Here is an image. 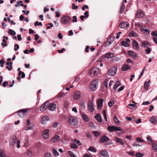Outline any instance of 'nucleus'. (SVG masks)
Segmentation results:
<instances>
[{"label": "nucleus", "mask_w": 157, "mask_h": 157, "mask_svg": "<svg viewBox=\"0 0 157 157\" xmlns=\"http://www.w3.org/2000/svg\"><path fill=\"white\" fill-rule=\"evenodd\" d=\"M100 70L97 67L92 68L89 72L90 75L92 77H94L98 75L100 73Z\"/></svg>", "instance_id": "f257e3e1"}, {"label": "nucleus", "mask_w": 157, "mask_h": 157, "mask_svg": "<svg viewBox=\"0 0 157 157\" xmlns=\"http://www.w3.org/2000/svg\"><path fill=\"white\" fill-rule=\"evenodd\" d=\"M71 18L69 16L64 15L61 17L60 22L61 24L66 25L68 24Z\"/></svg>", "instance_id": "f03ea898"}, {"label": "nucleus", "mask_w": 157, "mask_h": 157, "mask_svg": "<svg viewBox=\"0 0 157 157\" xmlns=\"http://www.w3.org/2000/svg\"><path fill=\"white\" fill-rule=\"evenodd\" d=\"M67 121L72 125L75 126L78 124L77 119L75 117H70L68 118Z\"/></svg>", "instance_id": "7ed1b4c3"}, {"label": "nucleus", "mask_w": 157, "mask_h": 157, "mask_svg": "<svg viewBox=\"0 0 157 157\" xmlns=\"http://www.w3.org/2000/svg\"><path fill=\"white\" fill-rule=\"evenodd\" d=\"M108 130L109 132H112L114 131H122V128L120 127H117L115 126H109L108 127Z\"/></svg>", "instance_id": "20e7f679"}, {"label": "nucleus", "mask_w": 157, "mask_h": 157, "mask_svg": "<svg viewBox=\"0 0 157 157\" xmlns=\"http://www.w3.org/2000/svg\"><path fill=\"white\" fill-rule=\"evenodd\" d=\"M98 83L96 80H93L91 83L90 88L91 91H94L97 89Z\"/></svg>", "instance_id": "39448f33"}, {"label": "nucleus", "mask_w": 157, "mask_h": 157, "mask_svg": "<svg viewBox=\"0 0 157 157\" xmlns=\"http://www.w3.org/2000/svg\"><path fill=\"white\" fill-rule=\"evenodd\" d=\"M17 141V137L16 136H11L9 140V145L10 146H13L15 144Z\"/></svg>", "instance_id": "423d86ee"}, {"label": "nucleus", "mask_w": 157, "mask_h": 157, "mask_svg": "<svg viewBox=\"0 0 157 157\" xmlns=\"http://www.w3.org/2000/svg\"><path fill=\"white\" fill-rule=\"evenodd\" d=\"M27 110L26 109H21L17 112V114L20 117L23 118L27 115Z\"/></svg>", "instance_id": "0eeeda50"}, {"label": "nucleus", "mask_w": 157, "mask_h": 157, "mask_svg": "<svg viewBox=\"0 0 157 157\" xmlns=\"http://www.w3.org/2000/svg\"><path fill=\"white\" fill-rule=\"evenodd\" d=\"M117 67H112L109 69L107 71V74L111 76H113L116 74Z\"/></svg>", "instance_id": "6e6552de"}, {"label": "nucleus", "mask_w": 157, "mask_h": 157, "mask_svg": "<svg viewBox=\"0 0 157 157\" xmlns=\"http://www.w3.org/2000/svg\"><path fill=\"white\" fill-rule=\"evenodd\" d=\"M56 104L54 103H49L48 106V109L51 111H54L56 110Z\"/></svg>", "instance_id": "1a4fd4ad"}, {"label": "nucleus", "mask_w": 157, "mask_h": 157, "mask_svg": "<svg viewBox=\"0 0 157 157\" xmlns=\"http://www.w3.org/2000/svg\"><path fill=\"white\" fill-rule=\"evenodd\" d=\"M129 26V23L127 21L121 22L119 25V27L122 29H124Z\"/></svg>", "instance_id": "9d476101"}, {"label": "nucleus", "mask_w": 157, "mask_h": 157, "mask_svg": "<svg viewBox=\"0 0 157 157\" xmlns=\"http://www.w3.org/2000/svg\"><path fill=\"white\" fill-rule=\"evenodd\" d=\"M49 130L46 129L42 133V136L44 138L48 139L49 138Z\"/></svg>", "instance_id": "9b49d317"}, {"label": "nucleus", "mask_w": 157, "mask_h": 157, "mask_svg": "<svg viewBox=\"0 0 157 157\" xmlns=\"http://www.w3.org/2000/svg\"><path fill=\"white\" fill-rule=\"evenodd\" d=\"M144 14L143 11L138 10L137 11L136 16L138 18L142 17L144 16Z\"/></svg>", "instance_id": "f8f14e48"}, {"label": "nucleus", "mask_w": 157, "mask_h": 157, "mask_svg": "<svg viewBox=\"0 0 157 157\" xmlns=\"http://www.w3.org/2000/svg\"><path fill=\"white\" fill-rule=\"evenodd\" d=\"M141 46L145 48H147L151 46V45L147 41H144L141 42Z\"/></svg>", "instance_id": "ddd939ff"}, {"label": "nucleus", "mask_w": 157, "mask_h": 157, "mask_svg": "<svg viewBox=\"0 0 157 157\" xmlns=\"http://www.w3.org/2000/svg\"><path fill=\"white\" fill-rule=\"evenodd\" d=\"M49 104L48 102H45L44 103L40 108V110L41 111H44L48 107V104Z\"/></svg>", "instance_id": "4468645a"}, {"label": "nucleus", "mask_w": 157, "mask_h": 157, "mask_svg": "<svg viewBox=\"0 0 157 157\" xmlns=\"http://www.w3.org/2000/svg\"><path fill=\"white\" fill-rule=\"evenodd\" d=\"M101 155L105 157H109V156L108 153L105 150H102L99 151Z\"/></svg>", "instance_id": "2eb2a0df"}, {"label": "nucleus", "mask_w": 157, "mask_h": 157, "mask_svg": "<svg viewBox=\"0 0 157 157\" xmlns=\"http://www.w3.org/2000/svg\"><path fill=\"white\" fill-rule=\"evenodd\" d=\"M104 100L103 99H100L98 100L97 102V107L98 109H101Z\"/></svg>", "instance_id": "dca6fc26"}, {"label": "nucleus", "mask_w": 157, "mask_h": 157, "mask_svg": "<svg viewBox=\"0 0 157 157\" xmlns=\"http://www.w3.org/2000/svg\"><path fill=\"white\" fill-rule=\"evenodd\" d=\"M81 94L79 91H76L74 93L73 98L75 100H78V99L80 96Z\"/></svg>", "instance_id": "f3484780"}, {"label": "nucleus", "mask_w": 157, "mask_h": 157, "mask_svg": "<svg viewBox=\"0 0 157 157\" xmlns=\"http://www.w3.org/2000/svg\"><path fill=\"white\" fill-rule=\"evenodd\" d=\"M132 45L133 48L136 50H138L139 46L138 42L135 40H134L133 41L132 43Z\"/></svg>", "instance_id": "a211bd4d"}, {"label": "nucleus", "mask_w": 157, "mask_h": 157, "mask_svg": "<svg viewBox=\"0 0 157 157\" xmlns=\"http://www.w3.org/2000/svg\"><path fill=\"white\" fill-rule=\"evenodd\" d=\"M128 54L130 56L135 59L136 57V53L132 51L129 50L128 52Z\"/></svg>", "instance_id": "6ab92c4d"}, {"label": "nucleus", "mask_w": 157, "mask_h": 157, "mask_svg": "<svg viewBox=\"0 0 157 157\" xmlns=\"http://www.w3.org/2000/svg\"><path fill=\"white\" fill-rule=\"evenodd\" d=\"M131 66L128 65L126 64H124L123 65L121 68V70L123 71H128L131 69Z\"/></svg>", "instance_id": "aec40b11"}, {"label": "nucleus", "mask_w": 157, "mask_h": 157, "mask_svg": "<svg viewBox=\"0 0 157 157\" xmlns=\"http://www.w3.org/2000/svg\"><path fill=\"white\" fill-rule=\"evenodd\" d=\"M149 121L152 124H156L157 123V118L155 117H152L150 118Z\"/></svg>", "instance_id": "412c9836"}, {"label": "nucleus", "mask_w": 157, "mask_h": 157, "mask_svg": "<svg viewBox=\"0 0 157 157\" xmlns=\"http://www.w3.org/2000/svg\"><path fill=\"white\" fill-rule=\"evenodd\" d=\"M60 139V136L58 135H55L51 139V141L52 143H54L58 141Z\"/></svg>", "instance_id": "4be33fe9"}, {"label": "nucleus", "mask_w": 157, "mask_h": 157, "mask_svg": "<svg viewBox=\"0 0 157 157\" xmlns=\"http://www.w3.org/2000/svg\"><path fill=\"white\" fill-rule=\"evenodd\" d=\"M109 140V138L105 136H102L100 140V141L101 143H103L106 142Z\"/></svg>", "instance_id": "5701e85b"}, {"label": "nucleus", "mask_w": 157, "mask_h": 157, "mask_svg": "<svg viewBox=\"0 0 157 157\" xmlns=\"http://www.w3.org/2000/svg\"><path fill=\"white\" fill-rule=\"evenodd\" d=\"M49 120V117L47 116H44L43 117L41 121V122L42 124H44L47 121Z\"/></svg>", "instance_id": "b1692460"}, {"label": "nucleus", "mask_w": 157, "mask_h": 157, "mask_svg": "<svg viewBox=\"0 0 157 157\" xmlns=\"http://www.w3.org/2000/svg\"><path fill=\"white\" fill-rule=\"evenodd\" d=\"M115 140L116 142L119 143L122 145H123L124 144V142L123 140L120 138L116 137L115 138Z\"/></svg>", "instance_id": "393cba45"}, {"label": "nucleus", "mask_w": 157, "mask_h": 157, "mask_svg": "<svg viewBox=\"0 0 157 157\" xmlns=\"http://www.w3.org/2000/svg\"><path fill=\"white\" fill-rule=\"evenodd\" d=\"M94 105L92 102L90 103L88 105V108L90 110V111L91 112H93L94 110Z\"/></svg>", "instance_id": "a878e982"}, {"label": "nucleus", "mask_w": 157, "mask_h": 157, "mask_svg": "<svg viewBox=\"0 0 157 157\" xmlns=\"http://www.w3.org/2000/svg\"><path fill=\"white\" fill-rule=\"evenodd\" d=\"M114 56V55L113 53H108L105 55V57L106 58L109 59L113 57Z\"/></svg>", "instance_id": "bb28decb"}, {"label": "nucleus", "mask_w": 157, "mask_h": 157, "mask_svg": "<svg viewBox=\"0 0 157 157\" xmlns=\"http://www.w3.org/2000/svg\"><path fill=\"white\" fill-rule=\"evenodd\" d=\"M121 84L120 82L118 81H116L114 84L113 87V89L115 90L119 86L121 85Z\"/></svg>", "instance_id": "cd10ccee"}, {"label": "nucleus", "mask_w": 157, "mask_h": 157, "mask_svg": "<svg viewBox=\"0 0 157 157\" xmlns=\"http://www.w3.org/2000/svg\"><path fill=\"white\" fill-rule=\"evenodd\" d=\"M95 118L99 122H101L102 121V119L100 114H96L95 116Z\"/></svg>", "instance_id": "c85d7f7f"}, {"label": "nucleus", "mask_w": 157, "mask_h": 157, "mask_svg": "<svg viewBox=\"0 0 157 157\" xmlns=\"http://www.w3.org/2000/svg\"><path fill=\"white\" fill-rule=\"evenodd\" d=\"M140 31L143 33L145 34H149L150 32V30L149 29H145L144 28H141Z\"/></svg>", "instance_id": "c756f323"}, {"label": "nucleus", "mask_w": 157, "mask_h": 157, "mask_svg": "<svg viewBox=\"0 0 157 157\" xmlns=\"http://www.w3.org/2000/svg\"><path fill=\"white\" fill-rule=\"evenodd\" d=\"M34 126V124L33 123H31L29 125H28V126L26 127L25 130H33Z\"/></svg>", "instance_id": "7c9ffc66"}, {"label": "nucleus", "mask_w": 157, "mask_h": 157, "mask_svg": "<svg viewBox=\"0 0 157 157\" xmlns=\"http://www.w3.org/2000/svg\"><path fill=\"white\" fill-rule=\"evenodd\" d=\"M82 119L85 121L87 122L89 121V119L85 114H82Z\"/></svg>", "instance_id": "2f4dec72"}, {"label": "nucleus", "mask_w": 157, "mask_h": 157, "mask_svg": "<svg viewBox=\"0 0 157 157\" xmlns=\"http://www.w3.org/2000/svg\"><path fill=\"white\" fill-rule=\"evenodd\" d=\"M127 106L129 109H133L134 108L136 107V105L135 104H128Z\"/></svg>", "instance_id": "473e14b6"}, {"label": "nucleus", "mask_w": 157, "mask_h": 157, "mask_svg": "<svg viewBox=\"0 0 157 157\" xmlns=\"http://www.w3.org/2000/svg\"><path fill=\"white\" fill-rule=\"evenodd\" d=\"M152 148L155 151L157 152V143H155L152 144Z\"/></svg>", "instance_id": "72a5a7b5"}, {"label": "nucleus", "mask_w": 157, "mask_h": 157, "mask_svg": "<svg viewBox=\"0 0 157 157\" xmlns=\"http://www.w3.org/2000/svg\"><path fill=\"white\" fill-rule=\"evenodd\" d=\"M2 41L3 42L1 43L2 47H6L7 46V42L6 40L5 39H3Z\"/></svg>", "instance_id": "f704fd0d"}, {"label": "nucleus", "mask_w": 157, "mask_h": 157, "mask_svg": "<svg viewBox=\"0 0 157 157\" xmlns=\"http://www.w3.org/2000/svg\"><path fill=\"white\" fill-rule=\"evenodd\" d=\"M130 35L131 36L133 37H137L138 36V34L133 31L130 32Z\"/></svg>", "instance_id": "c9c22d12"}, {"label": "nucleus", "mask_w": 157, "mask_h": 157, "mask_svg": "<svg viewBox=\"0 0 157 157\" xmlns=\"http://www.w3.org/2000/svg\"><path fill=\"white\" fill-rule=\"evenodd\" d=\"M125 7V6L124 5V3H122V4L121 7L120 9V11L119 12L121 14L123 13L124 11V10Z\"/></svg>", "instance_id": "e433bc0d"}, {"label": "nucleus", "mask_w": 157, "mask_h": 157, "mask_svg": "<svg viewBox=\"0 0 157 157\" xmlns=\"http://www.w3.org/2000/svg\"><path fill=\"white\" fill-rule=\"evenodd\" d=\"M52 151L55 156H57L59 155V153L55 148L52 149Z\"/></svg>", "instance_id": "4c0bfd02"}, {"label": "nucleus", "mask_w": 157, "mask_h": 157, "mask_svg": "<svg viewBox=\"0 0 157 157\" xmlns=\"http://www.w3.org/2000/svg\"><path fill=\"white\" fill-rule=\"evenodd\" d=\"M9 33L12 36H14L16 34L15 32L11 29H9Z\"/></svg>", "instance_id": "58836bf2"}, {"label": "nucleus", "mask_w": 157, "mask_h": 157, "mask_svg": "<svg viewBox=\"0 0 157 157\" xmlns=\"http://www.w3.org/2000/svg\"><path fill=\"white\" fill-rule=\"evenodd\" d=\"M108 80L107 79H105V80L103 82V86L106 89H107L108 87Z\"/></svg>", "instance_id": "ea45409f"}, {"label": "nucleus", "mask_w": 157, "mask_h": 157, "mask_svg": "<svg viewBox=\"0 0 157 157\" xmlns=\"http://www.w3.org/2000/svg\"><path fill=\"white\" fill-rule=\"evenodd\" d=\"M0 157H5V153L2 149H0Z\"/></svg>", "instance_id": "a19ab883"}, {"label": "nucleus", "mask_w": 157, "mask_h": 157, "mask_svg": "<svg viewBox=\"0 0 157 157\" xmlns=\"http://www.w3.org/2000/svg\"><path fill=\"white\" fill-rule=\"evenodd\" d=\"M122 45L125 47H128L129 46V44L125 41H123L121 42Z\"/></svg>", "instance_id": "79ce46f5"}, {"label": "nucleus", "mask_w": 157, "mask_h": 157, "mask_svg": "<svg viewBox=\"0 0 157 157\" xmlns=\"http://www.w3.org/2000/svg\"><path fill=\"white\" fill-rule=\"evenodd\" d=\"M147 141L149 143L151 144L153 143L151 138L150 136H147Z\"/></svg>", "instance_id": "37998d69"}, {"label": "nucleus", "mask_w": 157, "mask_h": 157, "mask_svg": "<svg viewBox=\"0 0 157 157\" xmlns=\"http://www.w3.org/2000/svg\"><path fill=\"white\" fill-rule=\"evenodd\" d=\"M89 151L93 152H96V149L93 147H91L88 148Z\"/></svg>", "instance_id": "c03bdc74"}, {"label": "nucleus", "mask_w": 157, "mask_h": 157, "mask_svg": "<svg viewBox=\"0 0 157 157\" xmlns=\"http://www.w3.org/2000/svg\"><path fill=\"white\" fill-rule=\"evenodd\" d=\"M21 75V77L22 78H24L25 77V74L24 72H22L21 71H19L18 73L19 76H20Z\"/></svg>", "instance_id": "a18cd8bd"}, {"label": "nucleus", "mask_w": 157, "mask_h": 157, "mask_svg": "<svg viewBox=\"0 0 157 157\" xmlns=\"http://www.w3.org/2000/svg\"><path fill=\"white\" fill-rule=\"evenodd\" d=\"M22 3V1L20 0L18 1L17 4L15 5V6L16 7H18L20 6V5L21 6V5Z\"/></svg>", "instance_id": "49530a36"}, {"label": "nucleus", "mask_w": 157, "mask_h": 157, "mask_svg": "<svg viewBox=\"0 0 157 157\" xmlns=\"http://www.w3.org/2000/svg\"><path fill=\"white\" fill-rule=\"evenodd\" d=\"M149 86V82H145L144 83V87L145 89H147Z\"/></svg>", "instance_id": "de8ad7c7"}, {"label": "nucleus", "mask_w": 157, "mask_h": 157, "mask_svg": "<svg viewBox=\"0 0 157 157\" xmlns=\"http://www.w3.org/2000/svg\"><path fill=\"white\" fill-rule=\"evenodd\" d=\"M68 153L70 155L71 157H76L73 153L70 151H68Z\"/></svg>", "instance_id": "09e8293b"}, {"label": "nucleus", "mask_w": 157, "mask_h": 157, "mask_svg": "<svg viewBox=\"0 0 157 157\" xmlns=\"http://www.w3.org/2000/svg\"><path fill=\"white\" fill-rule=\"evenodd\" d=\"M80 109H83L85 108V105H84V103L83 102V101H81L80 103Z\"/></svg>", "instance_id": "8fccbe9b"}, {"label": "nucleus", "mask_w": 157, "mask_h": 157, "mask_svg": "<svg viewBox=\"0 0 157 157\" xmlns=\"http://www.w3.org/2000/svg\"><path fill=\"white\" fill-rule=\"evenodd\" d=\"M34 25L35 26H42V24L41 22H38V21H36L34 23Z\"/></svg>", "instance_id": "3c124183"}, {"label": "nucleus", "mask_w": 157, "mask_h": 157, "mask_svg": "<svg viewBox=\"0 0 157 157\" xmlns=\"http://www.w3.org/2000/svg\"><path fill=\"white\" fill-rule=\"evenodd\" d=\"M144 154L140 153H137L136 154V157H143L144 156Z\"/></svg>", "instance_id": "603ef678"}, {"label": "nucleus", "mask_w": 157, "mask_h": 157, "mask_svg": "<svg viewBox=\"0 0 157 157\" xmlns=\"http://www.w3.org/2000/svg\"><path fill=\"white\" fill-rule=\"evenodd\" d=\"M147 48L145 50V52L146 54H147L150 53L151 51V49L149 48V47Z\"/></svg>", "instance_id": "864d4df0"}, {"label": "nucleus", "mask_w": 157, "mask_h": 157, "mask_svg": "<svg viewBox=\"0 0 157 157\" xmlns=\"http://www.w3.org/2000/svg\"><path fill=\"white\" fill-rule=\"evenodd\" d=\"M114 121L115 123H118L119 122V121L117 117L115 115L113 118Z\"/></svg>", "instance_id": "5fc2aeb1"}, {"label": "nucleus", "mask_w": 157, "mask_h": 157, "mask_svg": "<svg viewBox=\"0 0 157 157\" xmlns=\"http://www.w3.org/2000/svg\"><path fill=\"white\" fill-rule=\"evenodd\" d=\"M64 95V94L63 93H61L59 94L58 95V97L59 98H61L63 97Z\"/></svg>", "instance_id": "6e6d98bb"}, {"label": "nucleus", "mask_w": 157, "mask_h": 157, "mask_svg": "<svg viewBox=\"0 0 157 157\" xmlns=\"http://www.w3.org/2000/svg\"><path fill=\"white\" fill-rule=\"evenodd\" d=\"M71 147L72 148L76 149L77 148L78 146L75 144L73 143L71 144Z\"/></svg>", "instance_id": "4d7b16f0"}, {"label": "nucleus", "mask_w": 157, "mask_h": 157, "mask_svg": "<svg viewBox=\"0 0 157 157\" xmlns=\"http://www.w3.org/2000/svg\"><path fill=\"white\" fill-rule=\"evenodd\" d=\"M94 135L96 137L98 136L101 135V133L97 131H94Z\"/></svg>", "instance_id": "13d9d810"}, {"label": "nucleus", "mask_w": 157, "mask_h": 157, "mask_svg": "<svg viewBox=\"0 0 157 157\" xmlns=\"http://www.w3.org/2000/svg\"><path fill=\"white\" fill-rule=\"evenodd\" d=\"M19 48V46L18 44H15L14 45V50L15 51H17Z\"/></svg>", "instance_id": "bf43d9fd"}, {"label": "nucleus", "mask_w": 157, "mask_h": 157, "mask_svg": "<svg viewBox=\"0 0 157 157\" xmlns=\"http://www.w3.org/2000/svg\"><path fill=\"white\" fill-rule=\"evenodd\" d=\"M114 101H109L108 103V105L109 107H111L114 104Z\"/></svg>", "instance_id": "052dcab7"}, {"label": "nucleus", "mask_w": 157, "mask_h": 157, "mask_svg": "<svg viewBox=\"0 0 157 157\" xmlns=\"http://www.w3.org/2000/svg\"><path fill=\"white\" fill-rule=\"evenodd\" d=\"M50 25L49 26H48L46 28L47 29H49L51 28L53 26V25L52 23H49L48 24H47L46 25Z\"/></svg>", "instance_id": "680f3d73"}, {"label": "nucleus", "mask_w": 157, "mask_h": 157, "mask_svg": "<svg viewBox=\"0 0 157 157\" xmlns=\"http://www.w3.org/2000/svg\"><path fill=\"white\" fill-rule=\"evenodd\" d=\"M78 8V6L75 5V4L73 3L72 5V8L73 10H76Z\"/></svg>", "instance_id": "e2e57ef3"}, {"label": "nucleus", "mask_w": 157, "mask_h": 157, "mask_svg": "<svg viewBox=\"0 0 157 157\" xmlns=\"http://www.w3.org/2000/svg\"><path fill=\"white\" fill-rule=\"evenodd\" d=\"M86 136L89 139H90L92 138V136L90 132H87L86 134Z\"/></svg>", "instance_id": "0e129e2a"}, {"label": "nucleus", "mask_w": 157, "mask_h": 157, "mask_svg": "<svg viewBox=\"0 0 157 157\" xmlns=\"http://www.w3.org/2000/svg\"><path fill=\"white\" fill-rule=\"evenodd\" d=\"M151 34L152 36L157 37V31H153L151 33Z\"/></svg>", "instance_id": "69168bd1"}, {"label": "nucleus", "mask_w": 157, "mask_h": 157, "mask_svg": "<svg viewBox=\"0 0 157 157\" xmlns=\"http://www.w3.org/2000/svg\"><path fill=\"white\" fill-rule=\"evenodd\" d=\"M73 20H72V21L73 22H77V17L76 16H74L73 17Z\"/></svg>", "instance_id": "338daca9"}, {"label": "nucleus", "mask_w": 157, "mask_h": 157, "mask_svg": "<svg viewBox=\"0 0 157 157\" xmlns=\"http://www.w3.org/2000/svg\"><path fill=\"white\" fill-rule=\"evenodd\" d=\"M44 157H52V156L50 153H47L45 154Z\"/></svg>", "instance_id": "774afa93"}]
</instances>
